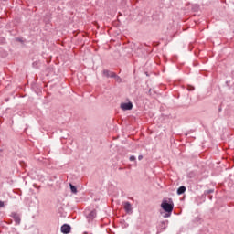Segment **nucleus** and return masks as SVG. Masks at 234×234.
Wrapping results in <instances>:
<instances>
[{
    "label": "nucleus",
    "mask_w": 234,
    "mask_h": 234,
    "mask_svg": "<svg viewBox=\"0 0 234 234\" xmlns=\"http://www.w3.org/2000/svg\"><path fill=\"white\" fill-rule=\"evenodd\" d=\"M0 207H5V202L0 201Z\"/></svg>",
    "instance_id": "nucleus-10"
},
{
    "label": "nucleus",
    "mask_w": 234,
    "mask_h": 234,
    "mask_svg": "<svg viewBox=\"0 0 234 234\" xmlns=\"http://www.w3.org/2000/svg\"><path fill=\"white\" fill-rule=\"evenodd\" d=\"M143 158H144V156H142V155L138 156V160H142Z\"/></svg>",
    "instance_id": "nucleus-12"
},
{
    "label": "nucleus",
    "mask_w": 234,
    "mask_h": 234,
    "mask_svg": "<svg viewBox=\"0 0 234 234\" xmlns=\"http://www.w3.org/2000/svg\"><path fill=\"white\" fill-rule=\"evenodd\" d=\"M121 109H122V111H131V109H133V103L131 102L122 103Z\"/></svg>",
    "instance_id": "nucleus-2"
},
{
    "label": "nucleus",
    "mask_w": 234,
    "mask_h": 234,
    "mask_svg": "<svg viewBox=\"0 0 234 234\" xmlns=\"http://www.w3.org/2000/svg\"><path fill=\"white\" fill-rule=\"evenodd\" d=\"M14 219L16 224H19V222H21V218H19V216H17V214H14Z\"/></svg>",
    "instance_id": "nucleus-6"
},
{
    "label": "nucleus",
    "mask_w": 234,
    "mask_h": 234,
    "mask_svg": "<svg viewBox=\"0 0 234 234\" xmlns=\"http://www.w3.org/2000/svg\"><path fill=\"white\" fill-rule=\"evenodd\" d=\"M69 186L71 189V193H74V194L78 193V189L76 188V186H74V185L70 184Z\"/></svg>",
    "instance_id": "nucleus-7"
},
{
    "label": "nucleus",
    "mask_w": 234,
    "mask_h": 234,
    "mask_svg": "<svg viewBox=\"0 0 234 234\" xmlns=\"http://www.w3.org/2000/svg\"><path fill=\"white\" fill-rule=\"evenodd\" d=\"M96 217V211H91L89 215H88V218H94Z\"/></svg>",
    "instance_id": "nucleus-8"
},
{
    "label": "nucleus",
    "mask_w": 234,
    "mask_h": 234,
    "mask_svg": "<svg viewBox=\"0 0 234 234\" xmlns=\"http://www.w3.org/2000/svg\"><path fill=\"white\" fill-rule=\"evenodd\" d=\"M161 207H162V209H164V211H165V215H164V218H167L171 217V213H173L175 205L173 204V202L169 203L167 201H163L161 204Z\"/></svg>",
    "instance_id": "nucleus-1"
},
{
    "label": "nucleus",
    "mask_w": 234,
    "mask_h": 234,
    "mask_svg": "<svg viewBox=\"0 0 234 234\" xmlns=\"http://www.w3.org/2000/svg\"><path fill=\"white\" fill-rule=\"evenodd\" d=\"M104 74H106L107 76H112V75H109V71H104Z\"/></svg>",
    "instance_id": "nucleus-11"
},
{
    "label": "nucleus",
    "mask_w": 234,
    "mask_h": 234,
    "mask_svg": "<svg viewBox=\"0 0 234 234\" xmlns=\"http://www.w3.org/2000/svg\"><path fill=\"white\" fill-rule=\"evenodd\" d=\"M62 233H70V226L69 225H63L61 227Z\"/></svg>",
    "instance_id": "nucleus-4"
},
{
    "label": "nucleus",
    "mask_w": 234,
    "mask_h": 234,
    "mask_svg": "<svg viewBox=\"0 0 234 234\" xmlns=\"http://www.w3.org/2000/svg\"><path fill=\"white\" fill-rule=\"evenodd\" d=\"M184 193H186V186H180L177 189V195H184Z\"/></svg>",
    "instance_id": "nucleus-5"
},
{
    "label": "nucleus",
    "mask_w": 234,
    "mask_h": 234,
    "mask_svg": "<svg viewBox=\"0 0 234 234\" xmlns=\"http://www.w3.org/2000/svg\"><path fill=\"white\" fill-rule=\"evenodd\" d=\"M134 160H136V157H134V155L130 156V161L131 162H134Z\"/></svg>",
    "instance_id": "nucleus-9"
},
{
    "label": "nucleus",
    "mask_w": 234,
    "mask_h": 234,
    "mask_svg": "<svg viewBox=\"0 0 234 234\" xmlns=\"http://www.w3.org/2000/svg\"><path fill=\"white\" fill-rule=\"evenodd\" d=\"M123 207H124L126 213H132L133 212V207L131 206V203L124 202L123 203Z\"/></svg>",
    "instance_id": "nucleus-3"
}]
</instances>
